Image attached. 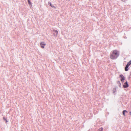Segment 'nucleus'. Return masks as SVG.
Instances as JSON below:
<instances>
[{
    "instance_id": "obj_1",
    "label": "nucleus",
    "mask_w": 131,
    "mask_h": 131,
    "mask_svg": "<svg viewBox=\"0 0 131 131\" xmlns=\"http://www.w3.org/2000/svg\"><path fill=\"white\" fill-rule=\"evenodd\" d=\"M119 52L116 50H113L110 54V58L112 59H116L119 56Z\"/></svg>"
},
{
    "instance_id": "obj_2",
    "label": "nucleus",
    "mask_w": 131,
    "mask_h": 131,
    "mask_svg": "<svg viewBox=\"0 0 131 131\" xmlns=\"http://www.w3.org/2000/svg\"><path fill=\"white\" fill-rule=\"evenodd\" d=\"M120 78H121V82H123L124 81V80L125 79V78L124 77L123 75L122 74H121V75H120Z\"/></svg>"
},
{
    "instance_id": "obj_3",
    "label": "nucleus",
    "mask_w": 131,
    "mask_h": 131,
    "mask_svg": "<svg viewBox=\"0 0 131 131\" xmlns=\"http://www.w3.org/2000/svg\"><path fill=\"white\" fill-rule=\"evenodd\" d=\"M40 45L41 47L42 48H45L44 46H45L46 45V44L44 42H41L40 43Z\"/></svg>"
},
{
    "instance_id": "obj_4",
    "label": "nucleus",
    "mask_w": 131,
    "mask_h": 131,
    "mask_svg": "<svg viewBox=\"0 0 131 131\" xmlns=\"http://www.w3.org/2000/svg\"><path fill=\"white\" fill-rule=\"evenodd\" d=\"M53 32L54 36H57L58 33V31L55 30H53Z\"/></svg>"
},
{
    "instance_id": "obj_5",
    "label": "nucleus",
    "mask_w": 131,
    "mask_h": 131,
    "mask_svg": "<svg viewBox=\"0 0 131 131\" xmlns=\"http://www.w3.org/2000/svg\"><path fill=\"white\" fill-rule=\"evenodd\" d=\"M128 86L129 85L127 81L124 83L123 85V86L124 88H128Z\"/></svg>"
},
{
    "instance_id": "obj_6",
    "label": "nucleus",
    "mask_w": 131,
    "mask_h": 131,
    "mask_svg": "<svg viewBox=\"0 0 131 131\" xmlns=\"http://www.w3.org/2000/svg\"><path fill=\"white\" fill-rule=\"evenodd\" d=\"M113 93L114 94H115L116 93V88H115L113 89Z\"/></svg>"
},
{
    "instance_id": "obj_7",
    "label": "nucleus",
    "mask_w": 131,
    "mask_h": 131,
    "mask_svg": "<svg viewBox=\"0 0 131 131\" xmlns=\"http://www.w3.org/2000/svg\"><path fill=\"white\" fill-rule=\"evenodd\" d=\"M127 112H128L127 111L125 110H124L123 111V114L124 116H125V113H127Z\"/></svg>"
},
{
    "instance_id": "obj_8",
    "label": "nucleus",
    "mask_w": 131,
    "mask_h": 131,
    "mask_svg": "<svg viewBox=\"0 0 131 131\" xmlns=\"http://www.w3.org/2000/svg\"><path fill=\"white\" fill-rule=\"evenodd\" d=\"M128 67L129 66H127L126 65V66L125 67V70L126 71H127L128 70Z\"/></svg>"
},
{
    "instance_id": "obj_9",
    "label": "nucleus",
    "mask_w": 131,
    "mask_h": 131,
    "mask_svg": "<svg viewBox=\"0 0 131 131\" xmlns=\"http://www.w3.org/2000/svg\"><path fill=\"white\" fill-rule=\"evenodd\" d=\"M48 4L49 5L50 4V5L52 7H53V8H56L54 6H53V5H52L51 3L50 2H49L48 3Z\"/></svg>"
},
{
    "instance_id": "obj_10",
    "label": "nucleus",
    "mask_w": 131,
    "mask_h": 131,
    "mask_svg": "<svg viewBox=\"0 0 131 131\" xmlns=\"http://www.w3.org/2000/svg\"><path fill=\"white\" fill-rule=\"evenodd\" d=\"M131 64V60H130L129 62L126 65L129 66V65H130Z\"/></svg>"
},
{
    "instance_id": "obj_11",
    "label": "nucleus",
    "mask_w": 131,
    "mask_h": 131,
    "mask_svg": "<svg viewBox=\"0 0 131 131\" xmlns=\"http://www.w3.org/2000/svg\"><path fill=\"white\" fill-rule=\"evenodd\" d=\"M117 83L119 84V86L120 87H121V84L119 81H118L117 82Z\"/></svg>"
},
{
    "instance_id": "obj_12",
    "label": "nucleus",
    "mask_w": 131,
    "mask_h": 131,
    "mask_svg": "<svg viewBox=\"0 0 131 131\" xmlns=\"http://www.w3.org/2000/svg\"><path fill=\"white\" fill-rule=\"evenodd\" d=\"M103 131V128H100L98 130V131Z\"/></svg>"
},
{
    "instance_id": "obj_13",
    "label": "nucleus",
    "mask_w": 131,
    "mask_h": 131,
    "mask_svg": "<svg viewBox=\"0 0 131 131\" xmlns=\"http://www.w3.org/2000/svg\"><path fill=\"white\" fill-rule=\"evenodd\" d=\"M28 2L29 4H31V2L29 0H28Z\"/></svg>"
},
{
    "instance_id": "obj_14",
    "label": "nucleus",
    "mask_w": 131,
    "mask_h": 131,
    "mask_svg": "<svg viewBox=\"0 0 131 131\" xmlns=\"http://www.w3.org/2000/svg\"><path fill=\"white\" fill-rule=\"evenodd\" d=\"M129 114H130V115H131V112H129Z\"/></svg>"
},
{
    "instance_id": "obj_15",
    "label": "nucleus",
    "mask_w": 131,
    "mask_h": 131,
    "mask_svg": "<svg viewBox=\"0 0 131 131\" xmlns=\"http://www.w3.org/2000/svg\"><path fill=\"white\" fill-rule=\"evenodd\" d=\"M4 120H6V119L5 118H4Z\"/></svg>"
},
{
    "instance_id": "obj_16",
    "label": "nucleus",
    "mask_w": 131,
    "mask_h": 131,
    "mask_svg": "<svg viewBox=\"0 0 131 131\" xmlns=\"http://www.w3.org/2000/svg\"><path fill=\"white\" fill-rule=\"evenodd\" d=\"M126 0H122V1L124 2Z\"/></svg>"
},
{
    "instance_id": "obj_17",
    "label": "nucleus",
    "mask_w": 131,
    "mask_h": 131,
    "mask_svg": "<svg viewBox=\"0 0 131 131\" xmlns=\"http://www.w3.org/2000/svg\"><path fill=\"white\" fill-rule=\"evenodd\" d=\"M7 122V121H6V122Z\"/></svg>"
}]
</instances>
